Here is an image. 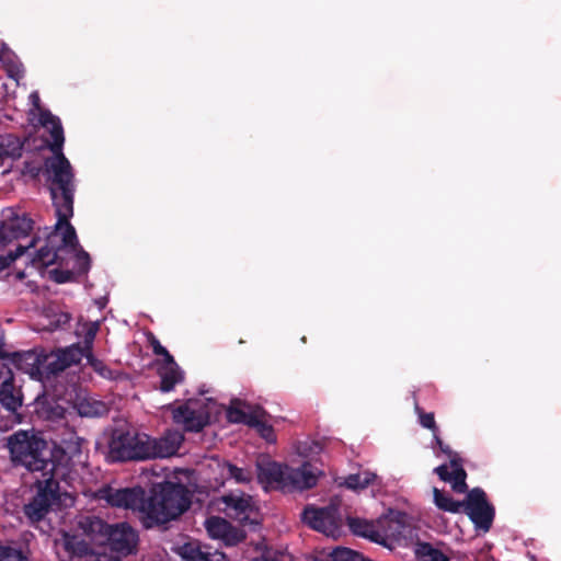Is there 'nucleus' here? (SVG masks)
<instances>
[{
    "mask_svg": "<svg viewBox=\"0 0 561 561\" xmlns=\"http://www.w3.org/2000/svg\"><path fill=\"white\" fill-rule=\"evenodd\" d=\"M44 175L54 207H60L64 220L73 216L75 172L64 153L44 160Z\"/></svg>",
    "mask_w": 561,
    "mask_h": 561,
    "instance_id": "nucleus-1",
    "label": "nucleus"
},
{
    "mask_svg": "<svg viewBox=\"0 0 561 561\" xmlns=\"http://www.w3.org/2000/svg\"><path fill=\"white\" fill-rule=\"evenodd\" d=\"M11 459L30 471H41L43 477L53 473L55 465L48 458L47 443L33 431H20L8 438Z\"/></svg>",
    "mask_w": 561,
    "mask_h": 561,
    "instance_id": "nucleus-2",
    "label": "nucleus"
},
{
    "mask_svg": "<svg viewBox=\"0 0 561 561\" xmlns=\"http://www.w3.org/2000/svg\"><path fill=\"white\" fill-rule=\"evenodd\" d=\"M190 503L188 491L184 485L167 482L146 499L145 516L163 524L179 517L188 508Z\"/></svg>",
    "mask_w": 561,
    "mask_h": 561,
    "instance_id": "nucleus-3",
    "label": "nucleus"
},
{
    "mask_svg": "<svg viewBox=\"0 0 561 561\" xmlns=\"http://www.w3.org/2000/svg\"><path fill=\"white\" fill-rule=\"evenodd\" d=\"M227 417L232 423H243L254 427L268 443L275 442L272 426L267 423V413L259 405H252L240 399L231 401L227 409Z\"/></svg>",
    "mask_w": 561,
    "mask_h": 561,
    "instance_id": "nucleus-4",
    "label": "nucleus"
},
{
    "mask_svg": "<svg viewBox=\"0 0 561 561\" xmlns=\"http://www.w3.org/2000/svg\"><path fill=\"white\" fill-rule=\"evenodd\" d=\"M151 451V437L144 433H122L111 443V453L119 460L149 459Z\"/></svg>",
    "mask_w": 561,
    "mask_h": 561,
    "instance_id": "nucleus-5",
    "label": "nucleus"
},
{
    "mask_svg": "<svg viewBox=\"0 0 561 561\" xmlns=\"http://www.w3.org/2000/svg\"><path fill=\"white\" fill-rule=\"evenodd\" d=\"M37 493L24 505L23 511L31 523L43 520L58 501L57 483L54 473L37 480Z\"/></svg>",
    "mask_w": 561,
    "mask_h": 561,
    "instance_id": "nucleus-6",
    "label": "nucleus"
},
{
    "mask_svg": "<svg viewBox=\"0 0 561 561\" xmlns=\"http://www.w3.org/2000/svg\"><path fill=\"white\" fill-rule=\"evenodd\" d=\"M214 408L211 401L188 400L173 409L172 415L174 422L183 425L186 431L198 432L208 424Z\"/></svg>",
    "mask_w": 561,
    "mask_h": 561,
    "instance_id": "nucleus-7",
    "label": "nucleus"
},
{
    "mask_svg": "<svg viewBox=\"0 0 561 561\" xmlns=\"http://www.w3.org/2000/svg\"><path fill=\"white\" fill-rule=\"evenodd\" d=\"M337 507L339 504L335 502L322 508H316L313 506L306 507L302 513V520L311 528L327 536L336 537L340 534L342 525Z\"/></svg>",
    "mask_w": 561,
    "mask_h": 561,
    "instance_id": "nucleus-8",
    "label": "nucleus"
},
{
    "mask_svg": "<svg viewBox=\"0 0 561 561\" xmlns=\"http://www.w3.org/2000/svg\"><path fill=\"white\" fill-rule=\"evenodd\" d=\"M32 356V375L42 379L64 370L78 362V353H28Z\"/></svg>",
    "mask_w": 561,
    "mask_h": 561,
    "instance_id": "nucleus-9",
    "label": "nucleus"
},
{
    "mask_svg": "<svg viewBox=\"0 0 561 561\" xmlns=\"http://www.w3.org/2000/svg\"><path fill=\"white\" fill-rule=\"evenodd\" d=\"M101 497L112 506L131 510L145 515L146 497L141 488H107L101 491Z\"/></svg>",
    "mask_w": 561,
    "mask_h": 561,
    "instance_id": "nucleus-10",
    "label": "nucleus"
},
{
    "mask_svg": "<svg viewBox=\"0 0 561 561\" xmlns=\"http://www.w3.org/2000/svg\"><path fill=\"white\" fill-rule=\"evenodd\" d=\"M435 438L442 451L449 456V466L442 465L435 468V472L443 481L449 482L455 492L465 493L468 488L466 483L467 473L462 468L460 458L457 454L451 453L447 446H444L437 436Z\"/></svg>",
    "mask_w": 561,
    "mask_h": 561,
    "instance_id": "nucleus-11",
    "label": "nucleus"
},
{
    "mask_svg": "<svg viewBox=\"0 0 561 561\" xmlns=\"http://www.w3.org/2000/svg\"><path fill=\"white\" fill-rule=\"evenodd\" d=\"M465 503L466 513L477 527L489 530L493 519V508L485 500V493L481 489H473L468 493Z\"/></svg>",
    "mask_w": 561,
    "mask_h": 561,
    "instance_id": "nucleus-12",
    "label": "nucleus"
},
{
    "mask_svg": "<svg viewBox=\"0 0 561 561\" xmlns=\"http://www.w3.org/2000/svg\"><path fill=\"white\" fill-rule=\"evenodd\" d=\"M137 542L138 536L129 525L122 523L110 527L106 543L118 554V558L133 553Z\"/></svg>",
    "mask_w": 561,
    "mask_h": 561,
    "instance_id": "nucleus-13",
    "label": "nucleus"
},
{
    "mask_svg": "<svg viewBox=\"0 0 561 561\" xmlns=\"http://www.w3.org/2000/svg\"><path fill=\"white\" fill-rule=\"evenodd\" d=\"M319 476L320 471L309 462L304 463L299 468H290L287 466L284 490H306L313 488L318 482Z\"/></svg>",
    "mask_w": 561,
    "mask_h": 561,
    "instance_id": "nucleus-14",
    "label": "nucleus"
},
{
    "mask_svg": "<svg viewBox=\"0 0 561 561\" xmlns=\"http://www.w3.org/2000/svg\"><path fill=\"white\" fill-rule=\"evenodd\" d=\"M205 528L210 538L221 540L226 546H234L244 539L242 530L232 527L221 517H210L205 522Z\"/></svg>",
    "mask_w": 561,
    "mask_h": 561,
    "instance_id": "nucleus-15",
    "label": "nucleus"
},
{
    "mask_svg": "<svg viewBox=\"0 0 561 561\" xmlns=\"http://www.w3.org/2000/svg\"><path fill=\"white\" fill-rule=\"evenodd\" d=\"M34 221L26 215L14 216L0 225V245L27 237L33 230Z\"/></svg>",
    "mask_w": 561,
    "mask_h": 561,
    "instance_id": "nucleus-16",
    "label": "nucleus"
},
{
    "mask_svg": "<svg viewBox=\"0 0 561 561\" xmlns=\"http://www.w3.org/2000/svg\"><path fill=\"white\" fill-rule=\"evenodd\" d=\"M256 469L260 483L284 489L287 466L272 461L268 458H261L256 462Z\"/></svg>",
    "mask_w": 561,
    "mask_h": 561,
    "instance_id": "nucleus-17",
    "label": "nucleus"
},
{
    "mask_svg": "<svg viewBox=\"0 0 561 561\" xmlns=\"http://www.w3.org/2000/svg\"><path fill=\"white\" fill-rule=\"evenodd\" d=\"M41 125L47 129L49 139L46 141L53 154L64 153V128L59 117L53 115L48 110L41 111L39 114Z\"/></svg>",
    "mask_w": 561,
    "mask_h": 561,
    "instance_id": "nucleus-18",
    "label": "nucleus"
},
{
    "mask_svg": "<svg viewBox=\"0 0 561 561\" xmlns=\"http://www.w3.org/2000/svg\"><path fill=\"white\" fill-rule=\"evenodd\" d=\"M161 355L162 358L157 363V370L161 378V390L168 392L171 391L175 385L183 381L184 373L174 362L170 353H161Z\"/></svg>",
    "mask_w": 561,
    "mask_h": 561,
    "instance_id": "nucleus-19",
    "label": "nucleus"
},
{
    "mask_svg": "<svg viewBox=\"0 0 561 561\" xmlns=\"http://www.w3.org/2000/svg\"><path fill=\"white\" fill-rule=\"evenodd\" d=\"M100 321L80 320L76 328L78 341L66 347H56L53 351H92L93 342L100 330Z\"/></svg>",
    "mask_w": 561,
    "mask_h": 561,
    "instance_id": "nucleus-20",
    "label": "nucleus"
},
{
    "mask_svg": "<svg viewBox=\"0 0 561 561\" xmlns=\"http://www.w3.org/2000/svg\"><path fill=\"white\" fill-rule=\"evenodd\" d=\"M184 436L179 431H168L159 438L151 437V458H168L178 453Z\"/></svg>",
    "mask_w": 561,
    "mask_h": 561,
    "instance_id": "nucleus-21",
    "label": "nucleus"
},
{
    "mask_svg": "<svg viewBox=\"0 0 561 561\" xmlns=\"http://www.w3.org/2000/svg\"><path fill=\"white\" fill-rule=\"evenodd\" d=\"M58 550L62 549L69 558H83L95 553L92 543L85 541L78 535L62 533L59 539L55 541Z\"/></svg>",
    "mask_w": 561,
    "mask_h": 561,
    "instance_id": "nucleus-22",
    "label": "nucleus"
},
{
    "mask_svg": "<svg viewBox=\"0 0 561 561\" xmlns=\"http://www.w3.org/2000/svg\"><path fill=\"white\" fill-rule=\"evenodd\" d=\"M110 527L96 516H83L78 522V528L93 546L106 543Z\"/></svg>",
    "mask_w": 561,
    "mask_h": 561,
    "instance_id": "nucleus-23",
    "label": "nucleus"
},
{
    "mask_svg": "<svg viewBox=\"0 0 561 561\" xmlns=\"http://www.w3.org/2000/svg\"><path fill=\"white\" fill-rule=\"evenodd\" d=\"M57 233H51L47 237L45 245L41 247L32 259L34 266L42 268L53 264H61L62 247H57Z\"/></svg>",
    "mask_w": 561,
    "mask_h": 561,
    "instance_id": "nucleus-24",
    "label": "nucleus"
},
{
    "mask_svg": "<svg viewBox=\"0 0 561 561\" xmlns=\"http://www.w3.org/2000/svg\"><path fill=\"white\" fill-rule=\"evenodd\" d=\"M180 557L185 561H227L219 551H204L198 542H187L179 548Z\"/></svg>",
    "mask_w": 561,
    "mask_h": 561,
    "instance_id": "nucleus-25",
    "label": "nucleus"
},
{
    "mask_svg": "<svg viewBox=\"0 0 561 561\" xmlns=\"http://www.w3.org/2000/svg\"><path fill=\"white\" fill-rule=\"evenodd\" d=\"M2 377L4 379L0 389V402L7 410L14 412L22 405L20 392L14 388L11 373L5 367Z\"/></svg>",
    "mask_w": 561,
    "mask_h": 561,
    "instance_id": "nucleus-26",
    "label": "nucleus"
},
{
    "mask_svg": "<svg viewBox=\"0 0 561 561\" xmlns=\"http://www.w3.org/2000/svg\"><path fill=\"white\" fill-rule=\"evenodd\" d=\"M24 148V140L14 134L0 136V164L5 160H16L21 158Z\"/></svg>",
    "mask_w": 561,
    "mask_h": 561,
    "instance_id": "nucleus-27",
    "label": "nucleus"
},
{
    "mask_svg": "<svg viewBox=\"0 0 561 561\" xmlns=\"http://www.w3.org/2000/svg\"><path fill=\"white\" fill-rule=\"evenodd\" d=\"M403 515L397 514L393 517H386L380 520L381 530L379 541L382 540H398L404 536L405 526L402 522Z\"/></svg>",
    "mask_w": 561,
    "mask_h": 561,
    "instance_id": "nucleus-28",
    "label": "nucleus"
},
{
    "mask_svg": "<svg viewBox=\"0 0 561 561\" xmlns=\"http://www.w3.org/2000/svg\"><path fill=\"white\" fill-rule=\"evenodd\" d=\"M55 210L57 216L56 229L64 228L61 242L57 244V247H62V252L67 251V248L76 250L78 245L77 233L73 226L69 222L72 216H68L67 219L64 220L60 207H55Z\"/></svg>",
    "mask_w": 561,
    "mask_h": 561,
    "instance_id": "nucleus-29",
    "label": "nucleus"
},
{
    "mask_svg": "<svg viewBox=\"0 0 561 561\" xmlns=\"http://www.w3.org/2000/svg\"><path fill=\"white\" fill-rule=\"evenodd\" d=\"M222 502L226 504V510L234 516L247 513L252 508L251 496L245 494H229L222 497Z\"/></svg>",
    "mask_w": 561,
    "mask_h": 561,
    "instance_id": "nucleus-30",
    "label": "nucleus"
},
{
    "mask_svg": "<svg viewBox=\"0 0 561 561\" xmlns=\"http://www.w3.org/2000/svg\"><path fill=\"white\" fill-rule=\"evenodd\" d=\"M76 409L81 416H100L107 411L103 402L93 400L91 398H80L76 403Z\"/></svg>",
    "mask_w": 561,
    "mask_h": 561,
    "instance_id": "nucleus-31",
    "label": "nucleus"
},
{
    "mask_svg": "<svg viewBox=\"0 0 561 561\" xmlns=\"http://www.w3.org/2000/svg\"><path fill=\"white\" fill-rule=\"evenodd\" d=\"M433 496L435 505L445 512L449 513H458L460 508L465 505L463 502H458L453 500L449 495L443 493L437 488L433 489Z\"/></svg>",
    "mask_w": 561,
    "mask_h": 561,
    "instance_id": "nucleus-32",
    "label": "nucleus"
},
{
    "mask_svg": "<svg viewBox=\"0 0 561 561\" xmlns=\"http://www.w3.org/2000/svg\"><path fill=\"white\" fill-rule=\"evenodd\" d=\"M348 526L354 534L370 538L374 541H379L380 531L376 529L371 524L365 520L350 518Z\"/></svg>",
    "mask_w": 561,
    "mask_h": 561,
    "instance_id": "nucleus-33",
    "label": "nucleus"
},
{
    "mask_svg": "<svg viewBox=\"0 0 561 561\" xmlns=\"http://www.w3.org/2000/svg\"><path fill=\"white\" fill-rule=\"evenodd\" d=\"M417 561H449L439 550L428 543H419L415 550Z\"/></svg>",
    "mask_w": 561,
    "mask_h": 561,
    "instance_id": "nucleus-34",
    "label": "nucleus"
},
{
    "mask_svg": "<svg viewBox=\"0 0 561 561\" xmlns=\"http://www.w3.org/2000/svg\"><path fill=\"white\" fill-rule=\"evenodd\" d=\"M221 473L236 480L238 483H247L251 481L252 474L249 470L238 468L232 463L224 462L220 465Z\"/></svg>",
    "mask_w": 561,
    "mask_h": 561,
    "instance_id": "nucleus-35",
    "label": "nucleus"
},
{
    "mask_svg": "<svg viewBox=\"0 0 561 561\" xmlns=\"http://www.w3.org/2000/svg\"><path fill=\"white\" fill-rule=\"evenodd\" d=\"M375 479V474L368 471L348 476L344 484L352 490L366 488Z\"/></svg>",
    "mask_w": 561,
    "mask_h": 561,
    "instance_id": "nucleus-36",
    "label": "nucleus"
},
{
    "mask_svg": "<svg viewBox=\"0 0 561 561\" xmlns=\"http://www.w3.org/2000/svg\"><path fill=\"white\" fill-rule=\"evenodd\" d=\"M36 238H33L27 245L19 244L15 251L9 252L7 255L0 256V272L9 267L18 257L22 256L30 248L35 247Z\"/></svg>",
    "mask_w": 561,
    "mask_h": 561,
    "instance_id": "nucleus-37",
    "label": "nucleus"
},
{
    "mask_svg": "<svg viewBox=\"0 0 561 561\" xmlns=\"http://www.w3.org/2000/svg\"><path fill=\"white\" fill-rule=\"evenodd\" d=\"M332 561H364V558L358 552L348 548H335L330 553Z\"/></svg>",
    "mask_w": 561,
    "mask_h": 561,
    "instance_id": "nucleus-38",
    "label": "nucleus"
},
{
    "mask_svg": "<svg viewBox=\"0 0 561 561\" xmlns=\"http://www.w3.org/2000/svg\"><path fill=\"white\" fill-rule=\"evenodd\" d=\"M0 561H28L26 557L23 556L22 551L11 548L0 546Z\"/></svg>",
    "mask_w": 561,
    "mask_h": 561,
    "instance_id": "nucleus-39",
    "label": "nucleus"
},
{
    "mask_svg": "<svg viewBox=\"0 0 561 561\" xmlns=\"http://www.w3.org/2000/svg\"><path fill=\"white\" fill-rule=\"evenodd\" d=\"M91 260L89 253L81 250L76 254V267L79 274H87L90 270Z\"/></svg>",
    "mask_w": 561,
    "mask_h": 561,
    "instance_id": "nucleus-40",
    "label": "nucleus"
},
{
    "mask_svg": "<svg viewBox=\"0 0 561 561\" xmlns=\"http://www.w3.org/2000/svg\"><path fill=\"white\" fill-rule=\"evenodd\" d=\"M50 278L57 284H65L73 279L75 273L70 270L54 268L49 272Z\"/></svg>",
    "mask_w": 561,
    "mask_h": 561,
    "instance_id": "nucleus-41",
    "label": "nucleus"
},
{
    "mask_svg": "<svg viewBox=\"0 0 561 561\" xmlns=\"http://www.w3.org/2000/svg\"><path fill=\"white\" fill-rule=\"evenodd\" d=\"M252 561H291V558L287 553L268 550L261 558H255Z\"/></svg>",
    "mask_w": 561,
    "mask_h": 561,
    "instance_id": "nucleus-42",
    "label": "nucleus"
},
{
    "mask_svg": "<svg viewBox=\"0 0 561 561\" xmlns=\"http://www.w3.org/2000/svg\"><path fill=\"white\" fill-rule=\"evenodd\" d=\"M415 411L419 414L420 423L422 424L423 427H426V428H430V430H433V431L436 430V424H435V420H434V414L433 413H425V412H423L419 408L417 404L415 405Z\"/></svg>",
    "mask_w": 561,
    "mask_h": 561,
    "instance_id": "nucleus-43",
    "label": "nucleus"
},
{
    "mask_svg": "<svg viewBox=\"0 0 561 561\" xmlns=\"http://www.w3.org/2000/svg\"><path fill=\"white\" fill-rule=\"evenodd\" d=\"M23 171H24V173L28 174L31 178L36 179L39 176L41 173L44 174V165L38 167V165H35L33 162L25 161Z\"/></svg>",
    "mask_w": 561,
    "mask_h": 561,
    "instance_id": "nucleus-44",
    "label": "nucleus"
},
{
    "mask_svg": "<svg viewBox=\"0 0 561 561\" xmlns=\"http://www.w3.org/2000/svg\"><path fill=\"white\" fill-rule=\"evenodd\" d=\"M145 337L148 342V344L152 347V351H168L165 347H163L159 340L154 336L153 333L147 332L145 334Z\"/></svg>",
    "mask_w": 561,
    "mask_h": 561,
    "instance_id": "nucleus-45",
    "label": "nucleus"
},
{
    "mask_svg": "<svg viewBox=\"0 0 561 561\" xmlns=\"http://www.w3.org/2000/svg\"><path fill=\"white\" fill-rule=\"evenodd\" d=\"M85 356H87V360L94 367V369L96 371H99L102 376H106L102 363L98 362L94 358L93 353L88 352V353H85Z\"/></svg>",
    "mask_w": 561,
    "mask_h": 561,
    "instance_id": "nucleus-46",
    "label": "nucleus"
},
{
    "mask_svg": "<svg viewBox=\"0 0 561 561\" xmlns=\"http://www.w3.org/2000/svg\"><path fill=\"white\" fill-rule=\"evenodd\" d=\"M164 553H158L157 556L147 554L142 558L141 561H164Z\"/></svg>",
    "mask_w": 561,
    "mask_h": 561,
    "instance_id": "nucleus-47",
    "label": "nucleus"
},
{
    "mask_svg": "<svg viewBox=\"0 0 561 561\" xmlns=\"http://www.w3.org/2000/svg\"><path fill=\"white\" fill-rule=\"evenodd\" d=\"M9 353H0V378L3 375L4 363L3 360L8 357Z\"/></svg>",
    "mask_w": 561,
    "mask_h": 561,
    "instance_id": "nucleus-48",
    "label": "nucleus"
},
{
    "mask_svg": "<svg viewBox=\"0 0 561 561\" xmlns=\"http://www.w3.org/2000/svg\"><path fill=\"white\" fill-rule=\"evenodd\" d=\"M54 414L56 415V417H59V419H62L65 417V409H62L61 407H56L54 410H53Z\"/></svg>",
    "mask_w": 561,
    "mask_h": 561,
    "instance_id": "nucleus-49",
    "label": "nucleus"
},
{
    "mask_svg": "<svg viewBox=\"0 0 561 561\" xmlns=\"http://www.w3.org/2000/svg\"><path fill=\"white\" fill-rule=\"evenodd\" d=\"M31 99H32V101H33L34 106H35L36 108H38V110H39V112H41L42 110L39 108V96H38V94H37V93H32V94H31Z\"/></svg>",
    "mask_w": 561,
    "mask_h": 561,
    "instance_id": "nucleus-50",
    "label": "nucleus"
},
{
    "mask_svg": "<svg viewBox=\"0 0 561 561\" xmlns=\"http://www.w3.org/2000/svg\"><path fill=\"white\" fill-rule=\"evenodd\" d=\"M61 318H64V320H62L64 323L69 321V316L68 314H61Z\"/></svg>",
    "mask_w": 561,
    "mask_h": 561,
    "instance_id": "nucleus-51",
    "label": "nucleus"
},
{
    "mask_svg": "<svg viewBox=\"0 0 561 561\" xmlns=\"http://www.w3.org/2000/svg\"><path fill=\"white\" fill-rule=\"evenodd\" d=\"M24 276H25V275H24V273H23V272L18 273V278L23 279V278H24Z\"/></svg>",
    "mask_w": 561,
    "mask_h": 561,
    "instance_id": "nucleus-52",
    "label": "nucleus"
},
{
    "mask_svg": "<svg viewBox=\"0 0 561 561\" xmlns=\"http://www.w3.org/2000/svg\"><path fill=\"white\" fill-rule=\"evenodd\" d=\"M2 347H3V344L0 342V351H3Z\"/></svg>",
    "mask_w": 561,
    "mask_h": 561,
    "instance_id": "nucleus-53",
    "label": "nucleus"
}]
</instances>
